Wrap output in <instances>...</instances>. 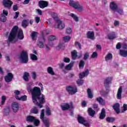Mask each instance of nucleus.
<instances>
[{
    "label": "nucleus",
    "mask_w": 127,
    "mask_h": 127,
    "mask_svg": "<svg viewBox=\"0 0 127 127\" xmlns=\"http://www.w3.org/2000/svg\"><path fill=\"white\" fill-rule=\"evenodd\" d=\"M31 94L33 103L35 105L38 106L40 109H41L42 108L41 105L45 103V99H44V95H41L40 88L38 87H34Z\"/></svg>",
    "instance_id": "1"
},
{
    "label": "nucleus",
    "mask_w": 127,
    "mask_h": 127,
    "mask_svg": "<svg viewBox=\"0 0 127 127\" xmlns=\"http://www.w3.org/2000/svg\"><path fill=\"white\" fill-rule=\"evenodd\" d=\"M17 36L18 39L19 40H22L24 38V35H23V31L20 29H18L17 26H14L8 38V41L9 42H11L12 43H14L16 42L17 40L15 38Z\"/></svg>",
    "instance_id": "2"
},
{
    "label": "nucleus",
    "mask_w": 127,
    "mask_h": 127,
    "mask_svg": "<svg viewBox=\"0 0 127 127\" xmlns=\"http://www.w3.org/2000/svg\"><path fill=\"white\" fill-rule=\"evenodd\" d=\"M49 14L50 16H51L53 18H54L55 21H56L54 25V27L56 29L63 30L65 28V23L59 19L58 15L57 14V13L50 12Z\"/></svg>",
    "instance_id": "3"
},
{
    "label": "nucleus",
    "mask_w": 127,
    "mask_h": 127,
    "mask_svg": "<svg viewBox=\"0 0 127 127\" xmlns=\"http://www.w3.org/2000/svg\"><path fill=\"white\" fill-rule=\"evenodd\" d=\"M68 4L71 7H73L74 9H76L78 12H82L84 11V7L83 5L80 4L79 1L74 0H69Z\"/></svg>",
    "instance_id": "4"
},
{
    "label": "nucleus",
    "mask_w": 127,
    "mask_h": 127,
    "mask_svg": "<svg viewBox=\"0 0 127 127\" xmlns=\"http://www.w3.org/2000/svg\"><path fill=\"white\" fill-rule=\"evenodd\" d=\"M89 69H86V70H85L84 72H82V73H79V79H78L77 80V84L78 85H82L84 83V81L83 80H82V79L83 78H84V77H86V76H88V74H89Z\"/></svg>",
    "instance_id": "5"
},
{
    "label": "nucleus",
    "mask_w": 127,
    "mask_h": 127,
    "mask_svg": "<svg viewBox=\"0 0 127 127\" xmlns=\"http://www.w3.org/2000/svg\"><path fill=\"white\" fill-rule=\"evenodd\" d=\"M26 121L29 123H34V125L35 127H38L39 125H40V121L37 120L33 116H29L27 117Z\"/></svg>",
    "instance_id": "6"
},
{
    "label": "nucleus",
    "mask_w": 127,
    "mask_h": 127,
    "mask_svg": "<svg viewBox=\"0 0 127 127\" xmlns=\"http://www.w3.org/2000/svg\"><path fill=\"white\" fill-rule=\"evenodd\" d=\"M19 59L22 63H27L28 62V55L26 51H22L19 57Z\"/></svg>",
    "instance_id": "7"
},
{
    "label": "nucleus",
    "mask_w": 127,
    "mask_h": 127,
    "mask_svg": "<svg viewBox=\"0 0 127 127\" xmlns=\"http://www.w3.org/2000/svg\"><path fill=\"white\" fill-rule=\"evenodd\" d=\"M44 110L42 109L41 112L40 118L42 120L44 126H45V127H48V118L44 117Z\"/></svg>",
    "instance_id": "8"
},
{
    "label": "nucleus",
    "mask_w": 127,
    "mask_h": 127,
    "mask_svg": "<svg viewBox=\"0 0 127 127\" xmlns=\"http://www.w3.org/2000/svg\"><path fill=\"white\" fill-rule=\"evenodd\" d=\"M12 4H13V2L10 0H3V5L8 9L11 7Z\"/></svg>",
    "instance_id": "9"
},
{
    "label": "nucleus",
    "mask_w": 127,
    "mask_h": 127,
    "mask_svg": "<svg viewBox=\"0 0 127 127\" xmlns=\"http://www.w3.org/2000/svg\"><path fill=\"white\" fill-rule=\"evenodd\" d=\"M66 90L70 94V95H73V94H75L77 92V88L76 87H71V86H68L66 88Z\"/></svg>",
    "instance_id": "10"
},
{
    "label": "nucleus",
    "mask_w": 127,
    "mask_h": 127,
    "mask_svg": "<svg viewBox=\"0 0 127 127\" xmlns=\"http://www.w3.org/2000/svg\"><path fill=\"white\" fill-rule=\"evenodd\" d=\"M77 121L79 124H81V125H84L85 126H89V123H85L86 120L82 117H80V116H78L77 118Z\"/></svg>",
    "instance_id": "11"
},
{
    "label": "nucleus",
    "mask_w": 127,
    "mask_h": 127,
    "mask_svg": "<svg viewBox=\"0 0 127 127\" xmlns=\"http://www.w3.org/2000/svg\"><path fill=\"white\" fill-rule=\"evenodd\" d=\"M12 78H13L12 73H8L7 75L5 76L4 80L7 83H9V82H11Z\"/></svg>",
    "instance_id": "12"
},
{
    "label": "nucleus",
    "mask_w": 127,
    "mask_h": 127,
    "mask_svg": "<svg viewBox=\"0 0 127 127\" xmlns=\"http://www.w3.org/2000/svg\"><path fill=\"white\" fill-rule=\"evenodd\" d=\"M57 38L55 36H49V46L52 47L54 45L53 41L56 40Z\"/></svg>",
    "instance_id": "13"
},
{
    "label": "nucleus",
    "mask_w": 127,
    "mask_h": 127,
    "mask_svg": "<svg viewBox=\"0 0 127 127\" xmlns=\"http://www.w3.org/2000/svg\"><path fill=\"white\" fill-rule=\"evenodd\" d=\"M47 5H48L47 1L44 0H40L39 1V6L40 8H44L45 7H46Z\"/></svg>",
    "instance_id": "14"
},
{
    "label": "nucleus",
    "mask_w": 127,
    "mask_h": 127,
    "mask_svg": "<svg viewBox=\"0 0 127 127\" xmlns=\"http://www.w3.org/2000/svg\"><path fill=\"white\" fill-rule=\"evenodd\" d=\"M18 108H19V105H18V103L17 102H13L12 104V109L15 113L18 111Z\"/></svg>",
    "instance_id": "15"
},
{
    "label": "nucleus",
    "mask_w": 127,
    "mask_h": 127,
    "mask_svg": "<svg viewBox=\"0 0 127 127\" xmlns=\"http://www.w3.org/2000/svg\"><path fill=\"white\" fill-rule=\"evenodd\" d=\"M123 92V88L122 87H120L118 89L117 95V98L118 100H121L122 99V95Z\"/></svg>",
    "instance_id": "16"
},
{
    "label": "nucleus",
    "mask_w": 127,
    "mask_h": 127,
    "mask_svg": "<svg viewBox=\"0 0 127 127\" xmlns=\"http://www.w3.org/2000/svg\"><path fill=\"white\" fill-rule=\"evenodd\" d=\"M111 81H112V78L111 77L106 78L104 82V85L106 88L109 87V84L111 83Z\"/></svg>",
    "instance_id": "17"
},
{
    "label": "nucleus",
    "mask_w": 127,
    "mask_h": 127,
    "mask_svg": "<svg viewBox=\"0 0 127 127\" xmlns=\"http://www.w3.org/2000/svg\"><path fill=\"white\" fill-rule=\"evenodd\" d=\"M110 6L112 10H113V11H117L118 5L115 2H111Z\"/></svg>",
    "instance_id": "18"
},
{
    "label": "nucleus",
    "mask_w": 127,
    "mask_h": 127,
    "mask_svg": "<svg viewBox=\"0 0 127 127\" xmlns=\"http://www.w3.org/2000/svg\"><path fill=\"white\" fill-rule=\"evenodd\" d=\"M113 107L114 110L115 111L116 113H117V114H119V113H120V104L117 103L115 104L113 106Z\"/></svg>",
    "instance_id": "19"
},
{
    "label": "nucleus",
    "mask_w": 127,
    "mask_h": 127,
    "mask_svg": "<svg viewBox=\"0 0 127 127\" xmlns=\"http://www.w3.org/2000/svg\"><path fill=\"white\" fill-rule=\"evenodd\" d=\"M87 38L91 39V40H95V34L94 32L89 31L87 33Z\"/></svg>",
    "instance_id": "20"
},
{
    "label": "nucleus",
    "mask_w": 127,
    "mask_h": 127,
    "mask_svg": "<svg viewBox=\"0 0 127 127\" xmlns=\"http://www.w3.org/2000/svg\"><path fill=\"white\" fill-rule=\"evenodd\" d=\"M29 73L27 72H24L23 76V79L25 81V82H28L29 81Z\"/></svg>",
    "instance_id": "21"
},
{
    "label": "nucleus",
    "mask_w": 127,
    "mask_h": 127,
    "mask_svg": "<svg viewBox=\"0 0 127 127\" xmlns=\"http://www.w3.org/2000/svg\"><path fill=\"white\" fill-rule=\"evenodd\" d=\"M105 118H106V111L105 109H102L100 114V116L99 117V119H100V120H103L104 119H105Z\"/></svg>",
    "instance_id": "22"
},
{
    "label": "nucleus",
    "mask_w": 127,
    "mask_h": 127,
    "mask_svg": "<svg viewBox=\"0 0 127 127\" xmlns=\"http://www.w3.org/2000/svg\"><path fill=\"white\" fill-rule=\"evenodd\" d=\"M61 108L63 111H66L69 109L70 106L68 104H64V105H62L61 106Z\"/></svg>",
    "instance_id": "23"
},
{
    "label": "nucleus",
    "mask_w": 127,
    "mask_h": 127,
    "mask_svg": "<svg viewBox=\"0 0 127 127\" xmlns=\"http://www.w3.org/2000/svg\"><path fill=\"white\" fill-rule=\"evenodd\" d=\"M88 112L89 114V115L90 116V117H94L95 112L93 110H92V108H89L88 110Z\"/></svg>",
    "instance_id": "24"
},
{
    "label": "nucleus",
    "mask_w": 127,
    "mask_h": 127,
    "mask_svg": "<svg viewBox=\"0 0 127 127\" xmlns=\"http://www.w3.org/2000/svg\"><path fill=\"white\" fill-rule=\"evenodd\" d=\"M32 83H28L27 85V90L29 93H32V90L33 89H32Z\"/></svg>",
    "instance_id": "25"
},
{
    "label": "nucleus",
    "mask_w": 127,
    "mask_h": 127,
    "mask_svg": "<svg viewBox=\"0 0 127 127\" xmlns=\"http://www.w3.org/2000/svg\"><path fill=\"white\" fill-rule=\"evenodd\" d=\"M32 40L35 41L36 40V38H37V32H33L31 35Z\"/></svg>",
    "instance_id": "26"
},
{
    "label": "nucleus",
    "mask_w": 127,
    "mask_h": 127,
    "mask_svg": "<svg viewBox=\"0 0 127 127\" xmlns=\"http://www.w3.org/2000/svg\"><path fill=\"white\" fill-rule=\"evenodd\" d=\"M29 22V20H23L22 22V26L25 28L28 25V23Z\"/></svg>",
    "instance_id": "27"
},
{
    "label": "nucleus",
    "mask_w": 127,
    "mask_h": 127,
    "mask_svg": "<svg viewBox=\"0 0 127 127\" xmlns=\"http://www.w3.org/2000/svg\"><path fill=\"white\" fill-rule=\"evenodd\" d=\"M96 100L97 102H99V104L101 105H102L103 106L105 105V101L103 100V99H102V98H101V97L97 98Z\"/></svg>",
    "instance_id": "28"
},
{
    "label": "nucleus",
    "mask_w": 127,
    "mask_h": 127,
    "mask_svg": "<svg viewBox=\"0 0 127 127\" xmlns=\"http://www.w3.org/2000/svg\"><path fill=\"white\" fill-rule=\"evenodd\" d=\"M73 62H70L69 64H68V65H66V66H65V69H66V70H71V68L73 67Z\"/></svg>",
    "instance_id": "29"
},
{
    "label": "nucleus",
    "mask_w": 127,
    "mask_h": 127,
    "mask_svg": "<svg viewBox=\"0 0 127 127\" xmlns=\"http://www.w3.org/2000/svg\"><path fill=\"white\" fill-rule=\"evenodd\" d=\"M69 16H70V17H72V18H73V20H74L75 22H78L79 18L78 17H77L76 15H75V14H73V13H71L69 14Z\"/></svg>",
    "instance_id": "30"
},
{
    "label": "nucleus",
    "mask_w": 127,
    "mask_h": 127,
    "mask_svg": "<svg viewBox=\"0 0 127 127\" xmlns=\"http://www.w3.org/2000/svg\"><path fill=\"white\" fill-rule=\"evenodd\" d=\"M64 42L65 43H67V42H69L70 40L71 39V37L70 36H65L64 37H63V38Z\"/></svg>",
    "instance_id": "31"
},
{
    "label": "nucleus",
    "mask_w": 127,
    "mask_h": 127,
    "mask_svg": "<svg viewBox=\"0 0 127 127\" xmlns=\"http://www.w3.org/2000/svg\"><path fill=\"white\" fill-rule=\"evenodd\" d=\"M31 113L35 114V115H37L39 113V111L36 107H33L31 110Z\"/></svg>",
    "instance_id": "32"
},
{
    "label": "nucleus",
    "mask_w": 127,
    "mask_h": 127,
    "mask_svg": "<svg viewBox=\"0 0 127 127\" xmlns=\"http://www.w3.org/2000/svg\"><path fill=\"white\" fill-rule=\"evenodd\" d=\"M113 58L112 54H108L105 57L106 61H109V60H111Z\"/></svg>",
    "instance_id": "33"
},
{
    "label": "nucleus",
    "mask_w": 127,
    "mask_h": 127,
    "mask_svg": "<svg viewBox=\"0 0 127 127\" xmlns=\"http://www.w3.org/2000/svg\"><path fill=\"white\" fill-rule=\"evenodd\" d=\"M0 20L3 22L6 21V16H5L3 14H1L0 15Z\"/></svg>",
    "instance_id": "34"
},
{
    "label": "nucleus",
    "mask_w": 127,
    "mask_h": 127,
    "mask_svg": "<svg viewBox=\"0 0 127 127\" xmlns=\"http://www.w3.org/2000/svg\"><path fill=\"white\" fill-rule=\"evenodd\" d=\"M71 56H72V59H73V60L76 59V58L77 56V53L76 51H73V52H72Z\"/></svg>",
    "instance_id": "35"
},
{
    "label": "nucleus",
    "mask_w": 127,
    "mask_h": 127,
    "mask_svg": "<svg viewBox=\"0 0 127 127\" xmlns=\"http://www.w3.org/2000/svg\"><path fill=\"white\" fill-rule=\"evenodd\" d=\"M87 94L88 98H89L90 99H92L93 96V94L92 93L91 89H87Z\"/></svg>",
    "instance_id": "36"
},
{
    "label": "nucleus",
    "mask_w": 127,
    "mask_h": 127,
    "mask_svg": "<svg viewBox=\"0 0 127 127\" xmlns=\"http://www.w3.org/2000/svg\"><path fill=\"white\" fill-rule=\"evenodd\" d=\"M14 94L16 99L18 100V99L19 98L18 95H20V91H19V90H15L14 92Z\"/></svg>",
    "instance_id": "37"
},
{
    "label": "nucleus",
    "mask_w": 127,
    "mask_h": 127,
    "mask_svg": "<svg viewBox=\"0 0 127 127\" xmlns=\"http://www.w3.org/2000/svg\"><path fill=\"white\" fill-rule=\"evenodd\" d=\"M120 55L124 57H127V51H122V50H120Z\"/></svg>",
    "instance_id": "38"
},
{
    "label": "nucleus",
    "mask_w": 127,
    "mask_h": 127,
    "mask_svg": "<svg viewBox=\"0 0 127 127\" xmlns=\"http://www.w3.org/2000/svg\"><path fill=\"white\" fill-rule=\"evenodd\" d=\"M9 112H10V110L9 109V107L5 108L4 110V115L5 116H7L8 114H9Z\"/></svg>",
    "instance_id": "39"
},
{
    "label": "nucleus",
    "mask_w": 127,
    "mask_h": 127,
    "mask_svg": "<svg viewBox=\"0 0 127 127\" xmlns=\"http://www.w3.org/2000/svg\"><path fill=\"white\" fill-rule=\"evenodd\" d=\"M27 99V97L26 95L22 96L20 97H19V98L17 100L18 101H26Z\"/></svg>",
    "instance_id": "40"
},
{
    "label": "nucleus",
    "mask_w": 127,
    "mask_h": 127,
    "mask_svg": "<svg viewBox=\"0 0 127 127\" xmlns=\"http://www.w3.org/2000/svg\"><path fill=\"white\" fill-rule=\"evenodd\" d=\"M30 57L31 60H32L33 61H36V60H37L38 59L37 56H36V55L34 54H31Z\"/></svg>",
    "instance_id": "41"
},
{
    "label": "nucleus",
    "mask_w": 127,
    "mask_h": 127,
    "mask_svg": "<svg viewBox=\"0 0 127 127\" xmlns=\"http://www.w3.org/2000/svg\"><path fill=\"white\" fill-rule=\"evenodd\" d=\"M49 73L51 74V75H55V73L52 67H49Z\"/></svg>",
    "instance_id": "42"
},
{
    "label": "nucleus",
    "mask_w": 127,
    "mask_h": 127,
    "mask_svg": "<svg viewBox=\"0 0 127 127\" xmlns=\"http://www.w3.org/2000/svg\"><path fill=\"white\" fill-rule=\"evenodd\" d=\"M85 62L83 60H80L79 64V68H83L84 66Z\"/></svg>",
    "instance_id": "43"
},
{
    "label": "nucleus",
    "mask_w": 127,
    "mask_h": 127,
    "mask_svg": "<svg viewBox=\"0 0 127 127\" xmlns=\"http://www.w3.org/2000/svg\"><path fill=\"white\" fill-rule=\"evenodd\" d=\"M65 32L67 35H70L72 33V29L71 28L68 27L66 29Z\"/></svg>",
    "instance_id": "44"
},
{
    "label": "nucleus",
    "mask_w": 127,
    "mask_h": 127,
    "mask_svg": "<svg viewBox=\"0 0 127 127\" xmlns=\"http://www.w3.org/2000/svg\"><path fill=\"white\" fill-rule=\"evenodd\" d=\"M38 46H39L40 48H44V45H43V43L41 41L38 42Z\"/></svg>",
    "instance_id": "45"
},
{
    "label": "nucleus",
    "mask_w": 127,
    "mask_h": 127,
    "mask_svg": "<svg viewBox=\"0 0 127 127\" xmlns=\"http://www.w3.org/2000/svg\"><path fill=\"white\" fill-rule=\"evenodd\" d=\"M106 121L108 122V123H113L115 121V119L113 118H107Z\"/></svg>",
    "instance_id": "46"
},
{
    "label": "nucleus",
    "mask_w": 127,
    "mask_h": 127,
    "mask_svg": "<svg viewBox=\"0 0 127 127\" xmlns=\"http://www.w3.org/2000/svg\"><path fill=\"white\" fill-rule=\"evenodd\" d=\"M115 38H116V36L115 33H114L113 35H110V36H109V40H114V39H115Z\"/></svg>",
    "instance_id": "47"
},
{
    "label": "nucleus",
    "mask_w": 127,
    "mask_h": 127,
    "mask_svg": "<svg viewBox=\"0 0 127 127\" xmlns=\"http://www.w3.org/2000/svg\"><path fill=\"white\" fill-rule=\"evenodd\" d=\"M5 100H6L5 96H2L1 97V105H3V104H4V103H5Z\"/></svg>",
    "instance_id": "48"
},
{
    "label": "nucleus",
    "mask_w": 127,
    "mask_h": 127,
    "mask_svg": "<svg viewBox=\"0 0 127 127\" xmlns=\"http://www.w3.org/2000/svg\"><path fill=\"white\" fill-rule=\"evenodd\" d=\"M89 53H85L84 55L83 59H84V60H86L87 59H88V58H89Z\"/></svg>",
    "instance_id": "49"
},
{
    "label": "nucleus",
    "mask_w": 127,
    "mask_h": 127,
    "mask_svg": "<svg viewBox=\"0 0 127 127\" xmlns=\"http://www.w3.org/2000/svg\"><path fill=\"white\" fill-rule=\"evenodd\" d=\"M75 46L76 48H79L80 49L81 48V44L80 43H78V42H75Z\"/></svg>",
    "instance_id": "50"
},
{
    "label": "nucleus",
    "mask_w": 127,
    "mask_h": 127,
    "mask_svg": "<svg viewBox=\"0 0 127 127\" xmlns=\"http://www.w3.org/2000/svg\"><path fill=\"white\" fill-rule=\"evenodd\" d=\"M98 56V54L97 53H96V52H94L93 53L92 55H91V58H96Z\"/></svg>",
    "instance_id": "51"
},
{
    "label": "nucleus",
    "mask_w": 127,
    "mask_h": 127,
    "mask_svg": "<svg viewBox=\"0 0 127 127\" xmlns=\"http://www.w3.org/2000/svg\"><path fill=\"white\" fill-rule=\"evenodd\" d=\"M117 11L120 14H122L123 13V9H121L120 8H118L117 6Z\"/></svg>",
    "instance_id": "52"
},
{
    "label": "nucleus",
    "mask_w": 127,
    "mask_h": 127,
    "mask_svg": "<svg viewBox=\"0 0 127 127\" xmlns=\"http://www.w3.org/2000/svg\"><path fill=\"white\" fill-rule=\"evenodd\" d=\"M126 111H127V105L126 104H124V106H123V110H122V113H125V112H126Z\"/></svg>",
    "instance_id": "53"
},
{
    "label": "nucleus",
    "mask_w": 127,
    "mask_h": 127,
    "mask_svg": "<svg viewBox=\"0 0 127 127\" xmlns=\"http://www.w3.org/2000/svg\"><path fill=\"white\" fill-rule=\"evenodd\" d=\"M63 48V45L62 44H60L58 47H57L56 49L57 50H61Z\"/></svg>",
    "instance_id": "54"
},
{
    "label": "nucleus",
    "mask_w": 127,
    "mask_h": 127,
    "mask_svg": "<svg viewBox=\"0 0 127 127\" xmlns=\"http://www.w3.org/2000/svg\"><path fill=\"white\" fill-rule=\"evenodd\" d=\"M63 60L64 62H66V63H69L70 61V58H68V57H64Z\"/></svg>",
    "instance_id": "55"
},
{
    "label": "nucleus",
    "mask_w": 127,
    "mask_h": 127,
    "mask_svg": "<svg viewBox=\"0 0 127 127\" xmlns=\"http://www.w3.org/2000/svg\"><path fill=\"white\" fill-rule=\"evenodd\" d=\"M35 20L37 23H39L40 21V17L37 16L35 17Z\"/></svg>",
    "instance_id": "56"
},
{
    "label": "nucleus",
    "mask_w": 127,
    "mask_h": 127,
    "mask_svg": "<svg viewBox=\"0 0 127 127\" xmlns=\"http://www.w3.org/2000/svg\"><path fill=\"white\" fill-rule=\"evenodd\" d=\"M3 15H5V16H7V14H8V11L6 10H3Z\"/></svg>",
    "instance_id": "57"
},
{
    "label": "nucleus",
    "mask_w": 127,
    "mask_h": 127,
    "mask_svg": "<svg viewBox=\"0 0 127 127\" xmlns=\"http://www.w3.org/2000/svg\"><path fill=\"white\" fill-rule=\"evenodd\" d=\"M32 77L34 80L36 79V73L35 72L32 73Z\"/></svg>",
    "instance_id": "58"
},
{
    "label": "nucleus",
    "mask_w": 127,
    "mask_h": 127,
    "mask_svg": "<svg viewBox=\"0 0 127 127\" xmlns=\"http://www.w3.org/2000/svg\"><path fill=\"white\" fill-rule=\"evenodd\" d=\"M19 15V12H18V11L15 12V16L14 17V18L15 19H16V18H17L18 17Z\"/></svg>",
    "instance_id": "59"
},
{
    "label": "nucleus",
    "mask_w": 127,
    "mask_h": 127,
    "mask_svg": "<svg viewBox=\"0 0 127 127\" xmlns=\"http://www.w3.org/2000/svg\"><path fill=\"white\" fill-rule=\"evenodd\" d=\"M18 8H17V5H14L13 6V9L14 11H16Z\"/></svg>",
    "instance_id": "60"
},
{
    "label": "nucleus",
    "mask_w": 127,
    "mask_h": 127,
    "mask_svg": "<svg viewBox=\"0 0 127 127\" xmlns=\"http://www.w3.org/2000/svg\"><path fill=\"white\" fill-rule=\"evenodd\" d=\"M36 10L40 15H42V11L40 9H37Z\"/></svg>",
    "instance_id": "61"
},
{
    "label": "nucleus",
    "mask_w": 127,
    "mask_h": 127,
    "mask_svg": "<svg viewBox=\"0 0 127 127\" xmlns=\"http://www.w3.org/2000/svg\"><path fill=\"white\" fill-rule=\"evenodd\" d=\"M114 26H115V27H117V26L119 25V21H115L114 23Z\"/></svg>",
    "instance_id": "62"
},
{
    "label": "nucleus",
    "mask_w": 127,
    "mask_h": 127,
    "mask_svg": "<svg viewBox=\"0 0 127 127\" xmlns=\"http://www.w3.org/2000/svg\"><path fill=\"white\" fill-rule=\"evenodd\" d=\"M96 48H97V49H98V50H100V51H101V50H102V47H101V46L100 45H97L96 46Z\"/></svg>",
    "instance_id": "63"
},
{
    "label": "nucleus",
    "mask_w": 127,
    "mask_h": 127,
    "mask_svg": "<svg viewBox=\"0 0 127 127\" xmlns=\"http://www.w3.org/2000/svg\"><path fill=\"white\" fill-rule=\"evenodd\" d=\"M121 48V45L119 43L118 44H117L116 46V48H117V49H120Z\"/></svg>",
    "instance_id": "64"
}]
</instances>
